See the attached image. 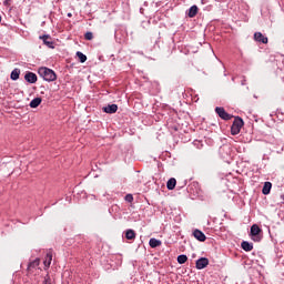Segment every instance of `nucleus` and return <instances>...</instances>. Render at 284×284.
I'll use <instances>...</instances> for the list:
<instances>
[{
    "label": "nucleus",
    "mask_w": 284,
    "mask_h": 284,
    "mask_svg": "<svg viewBox=\"0 0 284 284\" xmlns=\"http://www.w3.org/2000/svg\"><path fill=\"white\" fill-rule=\"evenodd\" d=\"M210 265V260L207 257H200L195 262L196 270H205Z\"/></svg>",
    "instance_id": "nucleus-6"
},
{
    "label": "nucleus",
    "mask_w": 284,
    "mask_h": 284,
    "mask_svg": "<svg viewBox=\"0 0 284 284\" xmlns=\"http://www.w3.org/2000/svg\"><path fill=\"white\" fill-rule=\"evenodd\" d=\"M47 258H49L48 265L52 263V253H47Z\"/></svg>",
    "instance_id": "nucleus-24"
},
{
    "label": "nucleus",
    "mask_w": 284,
    "mask_h": 284,
    "mask_svg": "<svg viewBox=\"0 0 284 284\" xmlns=\"http://www.w3.org/2000/svg\"><path fill=\"white\" fill-rule=\"evenodd\" d=\"M125 239L128 241H134V239H136V232H134V230L129 229L125 231Z\"/></svg>",
    "instance_id": "nucleus-17"
},
{
    "label": "nucleus",
    "mask_w": 284,
    "mask_h": 284,
    "mask_svg": "<svg viewBox=\"0 0 284 284\" xmlns=\"http://www.w3.org/2000/svg\"><path fill=\"white\" fill-rule=\"evenodd\" d=\"M149 245H150V247H152V248H156V247H161V245H163V242H161V240H158V239H155V237H152V239H150V241H149Z\"/></svg>",
    "instance_id": "nucleus-13"
},
{
    "label": "nucleus",
    "mask_w": 284,
    "mask_h": 284,
    "mask_svg": "<svg viewBox=\"0 0 284 284\" xmlns=\"http://www.w3.org/2000/svg\"><path fill=\"white\" fill-rule=\"evenodd\" d=\"M178 263H179L180 265H183V264L187 263V255H185V254L179 255V256H178Z\"/></svg>",
    "instance_id": "nucleus-21"
},
{
    "label": "nucleus",
    "mask_w": 284,
    "mask_h": 284,
    "mask_svg": "<svg viewBox=\"0 0 284 284\" xmlns=\"http://www.w3.org/2000/svg\"><path fill=\"white\" fill-rule=\"evenodd\" d=\"M270 192H272V182H265L262 189V194H264V196H267Z\"/></svg>",
    "instance_id": "nucleus-16"
},
{
    "label": "nucleus",
    "mask_w": 284,
    "mask_h": 284,
    "mask_svg": "<svg viewBox=\"0 0 284 284\" xmlns=\"http://www.w3.org/2000/svg\"><path fill=\"white\" fill-rule=\"evenodd\" d=\"M38 74L43 79V81H47L48 83H52V81H57V72L54 70L41 67L38 69Z\"/></svg>",
    "instance_id": "nucleus-1"
},
{
    "label": "nucleus",
    "mask_w": 284,
    "mask_h": 284,
    "mask_svg": "<svg viewBox=\"0 0 284 284\" xmlns=\"http://www.w3.org/2000/svg\"><path fill=\"white\" fill-rule=\"evenodd\" d=\"M193 236L194 239H196V241H200L201 243H205V241H207V236H205V233H203V231L195 229L193 231Z\"/></svg>",
    "instance_id": "nucleus-7"
},
{
    "label": "nucleus",
    "mask_w": 284,
    "mask_h": 284,
    "mask_svg": "<svg viewBox=\"0 0 284 284\" xmlns=\"http://www.w3.org/2000/svg\"><path fill=\"white\" fill-rule=\"evenodd\" d=\"M8 1H10V0H4L3 4H4V6H8Z\"/></svg>",
    "instance_id": "nucleus-25"
},
{
    "label": "nucleus",
    "mask_w": 284,
    "mask_h": 284,
    "mask_svg": "<svg viewBox=\"0 0 284 284\" xmlns=\"http://www.w3.org/2000/svg\"><path fill=\"white\" fill-rule=\"evenodd\" d=\"M166 187L168 190H174V187H176V179H169V181L166 182Z\"/></svg>",
    "instance_id": "nucleus-19"
},
{
    "label": "nucleus",
    "mask_w": 284,
    "mask_h": 284,
    "mask_svg": "<svg viewBox=\"0 0 284 284\" xmlns=\"http://www.w3.org/2000/svg\"><path fill=\"white\" fill-rule=\"evenodd\" d=\"M199 14V7H196V4H193L187 12V17H190V19H194V17Z\"/></svg>",
    "instance_id": "nucleus-15"
},
{
    "label": "nucleus",
    "mask_w": 284,
    "mask_h": 284,
    "mask_svg": "<svg viewBox=\"0 0 284 284\" xmlns=\"http://www.w3.org/2000/svg\"><path fill=\"white\" fill-rule=\"evenodd\" d=\"M75 54H77L80 63H85V61H88V55H85L83 52L78 51Z\"/></svg>",
    "instance_id": "nucleus-20"
},
{
    "label": "nucleus",
    "mask_w": 284,
    "mask_h": 284,
    "mask_svg": "<svg viewBox=\"0 0 284 284\" xmlns=\"http://www.w3.org/2000/svg\"><path fill=\"white\" fill-rule=\"evenodd\" d=\"M19 77H21V69H13L10 74L11 81H19Z\"/></svg>",
    "instance_id": "nucleus-14"
},
{
    "label": "nucleus",
    "mask_w": 284,
    "mask_h": 284,
    "mask_svg": "<svg viewBox=\"0 0 284 284\" xmlns=\"http://www.w3.org/2000/svg\"><path fill=\"white\" fill-rule=\"evenodd\" d=\"M242 85H245V80L242 81Z\"/></svg>",
    "instance_id": "nucleus-27"
},
{
    "label": "nucleus",
    "mask_w": 284,
    "mask_h": 284,
    "mask_svg": "<svg viewBox=\"0 0 284 284\" xmlns=\"http://www.w3.org/2000/svg\"><path fill=\"white\" fill-rule=\"evenodd\" d=\"M215 112L220 116V119H222L223 121H231L233 119V115L227 113L225 111V108L223 106H216Z\"/></svg>",
    "instance_id": "nucleus-4"
},
{
    "label": "nucleus",
    "mask_w": 284,
    "mask_h": 284,
    "mask_svg": "<svg viewBox=\"0 0 284 284\" xmlns=\"http://www.w3.org/2000/svg\"><path fill=\"white\" fill-rule=\"evenodd\" d=\"M67 17H69V18L72 17V13H68Z\"/></svg>",
    "instance_id": "nucleus-26"
},
{
    "label": "nucleus",
    "mask_w": 284,
    "mask_h": 284,
    "mask_svg": "<svg viewBox=\"0 0 284 284\" xmlns=\"http://www.w3.org/2000/svg\"><path fill=\"white\" fill-rule=\"evenodd\" d=\"M243 125H245V122L243 121V119L241 116H235L233 124L231 126V134L233 136H236V134H240L241 128H243Z\"/></svg>",
    "instance_id": "nucleus-2"
},
{
    "label": "nucleus",
    "mask_w": 284,
    "mask_h": 284,
    "mask_svg": "<svg viewBox=\"0 0 284 284\" xmlns=\"http://www.w3.org/2000/svg\"><path fill=\"white\" fill-rule=\"evenodd\" d=\"M261 232H263V230L258 227V224H253L251 226V236L256 243L261 242Z\"/></svg>",
    "instance_id": "nucleus-3"
},
{
    "label": "nucleus",
    "mask_w": 284,
    "mask_h": 284,
    "mask_svg": "<svg viewBox=\"0 0 284 284\" xmlns=\"http://www.w3.org/2000/svg\"><path fill=\"white\" fill-rule=\"evenodd\" d=\"M40 39L47 48L54 50V41H52V37H50V34L40 36Z\"/></svg>",
    "instance_id": "nucleus-5"
},
{
    "label": "nucleus",
    "mask_w": 284,
    "mask_h": 284,
    "mask_svg": "<svg viewBox=\"0 0 284 284\" xmlns=\"http://www.w3.org/2000/svg\"><path fill=\"white\" fill-rule=\"evenodd\" d=\"M40 263H41V260H39V258H36V260L29 262L28 267H27L28 274H32V272H34V270L39 268Z\"/></svg>",
    "instance_id": "nucleus-8"
},
{
    "label": "nucleus",
    "mask_w": 284,
    "mask_h": 284,
    "mask_svg": "<svg viewBox=\"0 0 284 284\" xmlns=\"http://www.w3.org/2000/svg\"><path fill=\"white\" fill-rule=\"evenodd\" d=\"M241 247H242V250H244V252H252L254 250V243L243 241L241 243Z\"/></svg>",
    "instance_id": "nucleus-12"
},
{
    "label": "nucleus",
    "mask_w": 284,
    "mask_h": 284,
    "mask_svg": "<svg viewBox=\"0 0 284 284\" xmlns=\"http://www.w3.org/2000/svg\"><path fill=\"white\" fill-rule=\"evenodd\" d=\"M84 39L87 41H92V39H94V33H92L91 31H88L85 34H84Z\"/></svg>",
    "instance_id": "nucleus-22"
},
{
    "label": "nucleus",
    "mask_w": 284,
    "mask_h": 284,
    "mask_svg": "<svg viewBox=\"0 0 284 284\" xmlns=\"http://www.w3.org/2000/svg\"><path fill=\"white\" fill-rule=\"evenodd\" d=\"M180 187H183V184H180Z\"/></svg>",
    "instance_id": "nucleus-28"
},
{
    "label": "nucleus",
    "mask_w": 284,
    "mask_h": 284,
    "mask_svg": "<svg viewBox=\"0 0 284 284\" xmlns=\"http://www.w3.org/2000/svg\"><path fill=\"white\" fill-rule=\"evenodd\" d=\"M118 110H119V105L116 104H108L106 106L103 108V112H105V114H115Z\"/></svg>",
    "instance_id": "nucleus-10"
},
{
    "label": "nucleus",
    "mask_w": 284,
    "mask_h": 284,
    "mask_svg": "<svg viewBox=\"0 0 284 284\" xmlns=\"http://www.w3.org/2000/svg\"><path fill=\"white\" fill-rule=\"evenodd\" d=\"M0 23H1V16H0Z\"/></svg>",
    "instance_id": "nucleus-29"
},
{
    "label": "nucleus",
    "mask_w": 284,
    "mask_h": 284,
    "mask_svg": "<svg viewBox=\"0 0 284 284\" xmlns=\"http://www.w3.org/2000/svg\"><path fill=\"white\" fill-rule=\"evenodd\" d=\"M124 201H126V203H132V201H134V196L129 193L124 196Z\"/></svg>",
    "instance_id": "nucleus-23"
},
{
    "label": "nucleus",
    "mask_w": 284,
    "mask_h": 284,
    "mask_svg": "<svg viewBox=\"0 0 284 284\" xmlns=\"http://www.w3.org/2000/svg\"><path fill=\"white\" fill-rule=\"evenodd\" d=\"M24 80L27 81V83H37L38 81V77H37V73L32 72V71H28L26 74H24Z\"/></svg>",
    "instance_id": "nucleus-9"
},
{
    "label": "nucleus",
    "mask_w": 284,
    "mask_h": 284,
    "mask_svg": "<svg viewBox=\"0 0 284 284\" xmlns=\"http://www.w3.org/2000/svg\"><path fill=\"white\" fill-rule=\"evenodd\" d=\"M42 101L43 100L41 98H34L33 100H31L29 105H30V108L34 109V108L40 106Z\"/></svg>",
    "instance_id": "nucleus-18"
},
{
    "label": "nucleus",
    "mask_w": 284,
    "mask_h": 284,
    "mask_svg": "<svg viewBox=\"0 0 284 284\" xmlns=\"http://www.w3.org/2000/svg\"><path fill=\"white\" fill-rule=\"evenodd\" d=\"M254 40L257 41V43H267V37L263 36L262 32H255Z\"/></svg>",
    "instance_id": "nucleus-11"
}]
</instances>
